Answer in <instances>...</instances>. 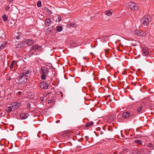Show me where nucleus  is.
<instances>
[{"mask_svg":"<svg viewBox=\"0 0 154 154\" xmlns=\"http://www.w3.org/2000/svg\"><path fill=\"white\" fill-rule=\"evenodd\" d=\"M49 72L48 68L45 66H43L40 70V73L41 75V78L42 79L44 80L47 76Z\"/></svg>","mask_w":154,"mask_h":154,"instance_id":"nucleus-1","label":"nucleus"},{"mask_svg":"<svg viewBox=\"0 0 154 154\" xmlns=\"http://www.w3.org/2000/svg\"><path fill=\"white\" fill-rule=\"evenodd\" d=\"M28 78V75H24V73L21 74L18 76V84H23L25 83L26 82Z\"/></svg>","mask_w":154,"mask_h":154,"instance_id":"nucleus-2","label":"nucleus"},{"mask_svg":"<svg viewBox=\"0 0 154 154\" xmlns=\"http://www.w3.org/2000/svg\"><path fill=\"white\" fill-rule=\"evenodd\" d=\"M152 19L148 15H145L141 20V24L143 26H146L151 21Z\"/></svg>","mask_w":154,"mask_h":154,"instance_id":"nucleus-3","label":"nucleus"},{"mask_svg":"<svg viewBox=\"0 0 154 154\" xmlns=\"http://www.w3.org/2000/svg\"><path fill=\"white\" fill-rule=\"evenodd\" d=\"M129 8L133 10L136 11L138 9V6L136 3L130 2L128 4Z\"/></svg>","mask_w":154,"mask_h":154,"instance_id":"nucleus-4","label":"nucleus"},{"mask_svg":"<svg viewBox=\"0 0 154 154\" xmlns=\"http://www.w3.org/2000/svg\"><path fill=\"white\" fill-rule=\"evenodd\" d=\"M10 105L12 108L17 109L20 106L21 103L18 102H14L11 103Z\"/></svg>","mask_w":154,"mask_h":154,"instance_id":"nucleus-5","label":"nucleus"},{"mask_svg":"<svg viewBox=\"0 0 154 154\" xmlns=\"http://www.w3.org/2000/svg\"><path fill=\"white\" fill-rule=\"evenodd\" d=\"M142 54L145 56H150V54L148 49L146 47L142 48Z\"/></svg>","mask_w":154,"mask_h":154,"instance_id":"nucleus-6","label":"nucleus"},{"mask_svg":"<svg viewBox=\"0 0 154 154\" xmlns=\"http://www.w3.org/2000/svg\"><path fill=\"white\" fill-rule=\"evenodd\" d=\"M49 86L45 82H40V87L42 89H47Z\"/></svg>","mask_w":154,"mask_h":154,"instance_id":"nucleus-7","label":"nucleus"},{"mask_svg":"<svg viewBox=\"0 0 154 154\" xmlns=\"http://www.w3.org/2000/svg\"><path fill=\"white\" fill-rule=\"evenodd\" d=\"M28 114L25 113H22L20 115V118L23 119H26L28 117Z\"/></svg>","mask_w":154,"mask_h":154,"instance_id":"nucleus-8","label":"nucleus"},{"mask_svg":"<svg viewBox=\"0 0 154 154\" xmlns=\"http://www.w3.org/2000/svg\"><path fill=\"white\" fill-rule=\"evenodd\" d=\"M38 46L37 45H33L31 48V51H34V52H35V51H37H37H38Z\"/></svg>","mask_w":154,"mask_h":154,"instance_id":"nucleus-9","label":"nucleus"},{"mask_svg":"<svg viewBox=\"0 0 154 154\" xmlns=\"http://www.w3.org/2000/svg\"><path fill=\"white\" fill-rule=\"evenodd\" d=\"M130 113L128 112H124L123 114V117L124 118H128L130 116Z\"/></svg>","mask_w":154,"mask_h":154,"instance_id":"nucleus-10","label":"nucleus"},{"mask_svg":"<svg viewBox=\"0 0 154 154\" xmlns=\"http://www.w3.org/2000/svg\"><path fill=\"white\" fill-rule=\"evenodd\" d=\"M26 41V44L29 45H31L34 43V41L31 39H27Z\"/></svg>","mask_w":154,"mask_h":154,"instance_id":"nucleus-11","label":"nucleus"},{"mask_svg":"<svg viewBox=\"0 0 154 154\" xmlns=\"http://www.w3.org/2000/svg\"><path fill=\"white\" fill-rule=\"evenodd\" d=\"M115 116L113 115H111L109 116V120L110 122L113 121L115 118Z\"/></svg>","mask_w":154,"mask_h":154,"instance_id":"nucleus-12","label":"nucleus"},{"mask_svg":"<svg viewBox=\"0 0 154 154\" xmlns=\"http://www.w3.org/2000/svg\"><path fill=\"white\" fill-rule=\"evenodd\" d=\"M51 22V19L49 18L45 20V24L46 26H49Z\"/></svg>","mask_w":154,"mask_h":154,"instance_id":"nucleus-13","label":"nucleus"},{"mask_svg":"<svg viewBox=\"0 0 154 154\" xmlns=\"http://www.w3.org/2000/svg\"><path fill=\"white\" fill-rule=\"evenodd\" d=\"M4 22L7 21L8 20V17L6 14H4L2 17Z\"/></svg>","mask_w":154,"mask_h":154,"instance_id":"nucleus-14","label":"nucleus"},{"mask_svg":"<svg viewBox=\"0 0 154 154\" xmlns=\"http://www.w3.org/2000/svg\"><path fill=\"white\" fill-rule=\"evenodd\" d=\"M146 35L147 33L146 32L142 31L140 32V34L139 35V36H141L142 37H145L146 36Z\"/></svg>","mask_w":154,"mask_h":154,"instance_id":"nucleus-15","label":"nucleus"},{"mask_svg":"<svg viewBox=\"0 0 154 154\" xmlns=\"http://www.w3.org/2000/svg\"><path fill=\"white\" fill-rule=\"evenodd\" d=\"M94 124V122L92 121H91L90 122L86 124V125H85V127H90L91 126H92V125H93Z\"/></svg>","mask_w":154,"mask_h":154,"instance_id":"nucleus-16","label":"nucleus"},{"mask_svg":"<svg viewBox=\"0 0 154 154\" xmlns=\"http://www.w3.org/2000/svg\"><path fill=\"white\" fill-rule=\"evenodd\" d=\"M134 142L140 145H142V141L141 140H134Z\"/></svg>","mask_w":154,"mask_h":154,"instance_id":"nucleus-17","label":"nucleus"},{"mask_svg":"<svg viewBox=\"0 0 154 154\" xmlns=\"http://www.w3.org/2000/svg\"><path fill=\"white\" fill-rule=\"evenodd\" d=\"M39 117L40 116H42L43 115L42 114L44 113L45 111H43L42 109L41 108H39Z\"/></svg>","mask_w":154,"mask_h":154,"instance_id":"nucleus-18","label":"nucleus"},{"mask_svg":"<svg viewBox=\"0 0 154 154\" xmlns=\"http://www.w3.org/2000/svg\"><path fill=\"white\" fill-rule=\"evenodd\" d=\"M57 30L58 32H60L63 30V27L62 26H57L56 27Z\"/></svg>","mask_w":154,"mask_h":154,"instance_id":"nucleus-19","label":"nucleus"},{"mask_svg":"<svg viewBox=\"0 0 154 154\" xmlns=\"http://www.w3.org/2000/svg\"><path fill=\"white\" fill-rule=\"evenodd\" d=\"M16 62V61L15 60H13L11 63V65L10 66V68L11 69L13 68V67L15 63Z\"/></svg>","mask_w":154,"mask_h":154,"instance_id":"nucleus-20","label":"nucleus"},{"mask_svg":"<svg viewBox=\"0 0 154 154\" xmlns=\"http://www.w3.org/2000/svg\"><path fill=\"white\" fill-rule=\"evenodd\" d=\"M12 107H7L6 109L5 110L6 111L8 112H11L12 111V108H11Z\"/></svg>","mask_w":154,"mask_h":154,"instance_id":"nucleus-21","label":"nucleus"},{"mask_svg":"<svg viewBox=\"0 0 154 154\" xmlns=\"http://www.w3.org/2000/svg\"><path fill=\"white\" fill-rule=\"evenodd\" d=\"M105 14L106 15L109 16L112 15V13L110 11L108 10L106 11Z\"/></svg>","mask_w":154,"mask_h":154,"instance_id":"nucleus-22","label":"nucleus"},{"mask_svg":"<svg viewBox=\"0 0 154 154\" xmlns=\"http://www.w3.org/2000/svg\"><path fill=\"white\" fill-rule=\"evenodd\" d=\"M142 106H140L137 109V112H139L142 110Z\"/></svg>","mask_w":154,"mask_h":154,"instance_id":"nucleus-23","label":"nucleus"},{"mask_svg":"<svg viewBox=\"0 0 154 154\" xmlns=\"http://www.w3.org/2000/svg\"><path fill=\"white\" fill-rule=\"evenodd\" d=\"M140 32L139 31V30H136L135 31V33L136 35L139 36V35L140 34Z\"/></svg>","mask_w":154,"mask_h":154,"instance_id":"nucleus-24","label":"nucleus"},{"mask_svg":"<svg viewBox=\"0 0 154 154\" xmlns=\"http://www.w3.org/2000/svg\"><path fill=\"white\" fill-rule=\"evenodd\" d=\"M30 71L29 70H27L24 73V75H27L29 74L30 73Z\"/></svg>","mask_w":154,"mask_h":154,"instance_id":"nucleus-25","label":"nucleus"},{"mask_svg":"<svg viewBox=\"0 0 154 154\" xmlns=\"http://www.w3.org/2000/svg\"><path fill=\"white\" fill-rule=\"evenodd\" d=\"M68 26H72L74 27H75V24H74L73 23H70L68 24Z\"/></svg>","mask_w":154,"mask_h":154,"instance_id":"nucleus-26","label":"nucleus"},{"mask_svg":"<svg viewBox=\"0 0 154 154\" xmlns=\"http://www.w3.org/2000/svg\"><path fill=\"white\" fill-rule=\"evenodd\" d=\"M6 45V43H3L0 47V49L3 48Z\"/></svg>","mask_w":154,"mask_h":154,"instance_id":"nucleus-27","label":"nucleus"},{"mask_svg":"<svg viewBox=\"0 0 154 154\" xmlns=\"http://www.w3.org/2000/svg\"><path fill=\"white\" fill-rule=\"evenodd\" d=\"M27 108L28 109H29L31 108V104L30 103H28L27 106Z\"/></svg>","mask_w":154,"mask_h":154,"instance_id":"nucleus-28","label":"nucleus"},{"mask_svg":"<svg viewBox=\"0 0 154 154\" xmlns=\"http://www.w3.org/2000/svg\"><path fill=\"white\" fill-rule=\"evenodd\" d=\"M26 44V41H25V42H23L22 43H20V45L21 46H23Z\"/></svg>","mask_w":154,"mask_h":154,"instance_id":"nucleus-29","label":"nucleus"},{"mask_svg":"<svg viewBox=\"0 0 154 154\" xmlns=\"http://www.w3.org/2000/svg\"><path fill=\"white\" fill-rule=\"evenodd\" d=\"M57 19H58V22H60L61 20V19H62L61 17H57Z\"/></svg>","mask_w":154,"mask_h":154,"instance_id":"nucleus-30","label":"nucleus"},{"mask_svg":"<svg viewBox=\"0 0 154 154\" xmlns=\"http://www.w3.org/2000/svg\"><path fill=\"white\" fill-rule=\"evenodd\" d=\"M147 146L148 147H152L153 146V145L152 143H150Z\"/></svg>","mask_w":154,"mask_h":154,"instance_id":"nucleus-31","label":"nucleus"},{"mask_svg":"<svg viewBox=\"0 0 154 154\" xmlns=\"http://www.w3.org/2000/svg\"><path fill=\"white\" fill-rule=\"evenodd\" d=\"M44 98L43 97H41V100L42 101V102H43V103H44Z\"/></svg>","mask_w":154,"mask_h":154,"instance_id":"nucleus-32","label":"nucleus"},{"mask_svg":"<svg viewBox=\"0 0 154 154\" xmlns=\"http://www.w3.org/2000/svg\"><path fill=\"white\" fill-rule=\"evenodd\" d=\"M41 6V1H39V7Z\"/></svg>","mask_w":154,"mask_h":154,"instance_id":"nucleus-33","label":"nucleus"},{"mask_svg":"<svg viewBox=\"0 0 154 154\" xmlns=\"http://www.w3.org/2000/svg\"><path fill=\"white\" fill-rule=\"evenodd\" d=\"M8 1L11 3H12L13 2V0H8Z\"/></svg>","mask_w":154,"mask_h":154,"instance_id":"nucleus-34","label":"nucleus"},{"mask_svg":"<svg viewBox=\"0 0 154 154\" xmlns=\"http://www.w3.org/2000/svg\"><path fill=\"white\" fill-rule=\"evenodd\" d=\"M20 36H17L16 37V38L17 39H20Z\"/></svg>","mask_w":154,"mask_h":154,"instance_id":"nucleus-35","label":"nucleus"},{"mask_svg":"<svg viewBox=\"0 0 154 154\" xmlns=\"http://www.w3.org/2000/svg\"><path fill=\"white\" fill-rule=\"evenodd\" d=\"M18 94H19V95H21L22 94V92L21 91H18Z\"/></svg>","mask_w":154,"mask_h":154,"instance_id":"nucleus-36","label":"nucleus"},{"mask_svg":"<svg viewBox=\"0 0 154 154\" xmlns=\"http://www.w3.org/2000/svg\"><path fill=\"white\" fill-rule=\"evenodd\" d=\"M51 100H49L48 101V103H51Z\"/></svg>","mask_w":154,"mask_h":154,"instance_id":"nucleus-37","label":"nucleus"},{"mask_svg":"<svg viewBox=\"0 0 154 154\" xmlns=\"http://www.w3.org/2000/svg\"><path fill=\"white\" fill-rule=\"evenodd\" d=\"M37 6L38 7V1L37 2Z\"/></svg>","mask_w":154,"mask_h":154,"instance_id":"nucleus-38","label":"nucleus"},{"mask_svg":"<svg viewBox=\"0 0 154 154\" xmlns=\"http://www.w3.org/2000/svg\"><path fill=\"white\" fill-rule=\"evenodd\" d=\"M60 122V120H57L56 121V123H58L59 122Z\"/></svg>","mask_w":154,"mask_h":154,"instance_id":"nucleus-39","label":"nucleus"},{"mask_svg":"<svg viewBox=\"0 0 154 154\" xmlns=\"http://www.w3.org/2000/svg\"><path fill=\"white\" fill-rule=\"evenodd\" d=\"M40 60H42V61H45V60L44 59H40Z\"/></svg>","mask_w":154,"mask_h":154,"instance_id":"nucleus-40","label":"nucleus"},{"mask_svg":"<svg viewBox=\"0 0 154 154\" xmlns=\"http://www.w3.org/2000/svg\"><path fill=\"white\" fill-rule=\"evenodd\" d=\"M122 75H125V72H123L122 73Z\"/></svg>","mask_w":154,"mask_h":154,"instance_id":"nucleus-41","label":"nucleus"},{"mask_svg":"<svg viewBox=\"0 0 154 154\" xmlns=\"http://www.w3.org/2000/svg\"><path fill=\"white\" fill-rule=\"evenodd\" d=\"M108 130H110L111 131H112V130H110L109 128H108Z\"/></svg>","mask_w":154,"mask_h":154,"instance_id":"nucleus-42","label":"nucleus"},{"mask_svg":"<svg viewBox=\"0 0 154 154\" xmlns=\"http://www.w3.org/2000/svg\"><path fill=\"white\" fill-rule=\"evenodd\" d=\"M50 93V92H48L47 94H46V95H47V94H49Z\"/></svg>","mask_w":154,"mask_h":154,"instance_id":"nucleus-43","label":"nucleus"},{"mask_svg":"<svg viewBox=\"0 0 154 154\" xmlns=\"http://www.w3.org/2000/svg\"><path fill=\"white\" fill-rule=\"evenodd\" d=\"M108 51H106V54H107L108 53Z\"/></svg>","mask_w":154,"mask_h":154,"instance_id":"nucleus-44","label":"nucleus"},{"mask_svg":"<svg viewBox=\"0 0 154 154\" xmlns=\"http://www.w3.org/2000/svg\"><path fill=\"white\" fill-rule=\"evenodd\" d=\"M51 29V28H48V29H50L49 31H51V29Z\"/></svg>","mask_w":154,"mask_h":154,"instance_id":"nucleus-45","label":"nucleus"},{"mask_svg":"<svg viewBox=\"0 0 154 154\" xmlns=\"http://www.w3.org/2000/svg\"><path fill=\"white\" fill-rule=\"evenodd\" d=\"M143 149H140V151H141V150L142 151Z\"/></svg>","mask_w":154,"mask_h":154,"instance_id":"nucleus-46","label":"nucleus"},{"mask_svg":"<svg viewBox=\"0 0 154 154\" xmlns=\"http://www.w3.org/2000/svg\"><path fill=\"white\" fill-rule=\"evenodd\" d=\"M78 141H80V139H79V140H78Z\"/></svg>","mask_w":154,"mask_h":154,"instance_id":"nucleus-47","label":"nucleus"},{"mask_svg":"<svg viewBox=\"0 0 154 154\" xmlns=\"http://www.w3.org/2000/svg\"><path fill=\"white\" fill-rule=\"evenodd\" d=\"M9 7H8V8H7V9H8L9 8Z\"/></svg>","mask_w":154,"mask_h":154,"instance_id":"nucleus-48","label":"nucleus"},{"mask_svg":"<svg viewBox=\"0 0 154 154\" xmlns=\"http://www.w3.org/2000/svg\"><path fill=\"white\" fill-rule=\"evenodd\" d=\"M10 79H11V78H10V79H9V80H10Z\"/></svg>","mask_w":154,"mask_h":154,"instance_id":"nucleus-49","label":"nucleus"},{"mask_svg":"<svg viewBox=\"0 0 154 154\" xmlns=\"http://www.w3.org/2000/svg\"><path fill=\"white\" fill-rule=\"evenodd\" d=\"M10 79H11V78H10V79H9V80H10Z\"/></svg>","mask_w":154,"mask_h":154,"instance_id":"nucleus-50","label":"nucleus"},{"mask_svg":"<svg viewBox=\"0 0 154 154\" xmlns=\"http://www.w3.org/2000/svg\"><path fill=\"white\" fill-rule=\"evenodd\" d=\"M10 79H11V78H10V79H9V80H10Z\"/></svg>","mask_w":154,"mask_h":154,"instance_id":"nucleus-51","label":"nucleus"},{"mask_svg":"<svg viewBox=\"0 0 154 154\" xmlns=\"http://www.w3.org/2000/svg\"><path fill=\"white\" fill-rule=\"evenodd\" d=\"M40 47L39 46V49H40Z\"/></svg>","mask_w":154,"mask_h":154,"instance_id":"nucleus-52","label":"nucleus"},{"mask_svg":"<svg viewBox=\"0 0 154 154\" xmlns=\"http://www.w3.org/2000/svg\"><path fill=\"white\" fill-rule=\"evenodd\" d=\"M37 136H38V134H37Z\"/></svg>","mask_w":154,"mask_h":154,"instance_id":"nucleus-53","label":"nucleus"}]
</instances>
